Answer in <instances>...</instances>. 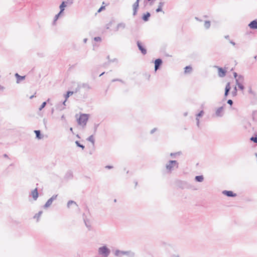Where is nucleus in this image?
Masks as SVG:
<instances>
[{
  "label": "nucleus",
  "instance_id": "nucleus-1",
  "mask_svg": "<svg viewBox=\"0 0 257 257\" xmlns=\"http://www.w3.org/2000/svg\"><path fill=\"white\" fill-rule=\"evenodd\" d=\"M115 256L121 257L123 255H126L128 257H135V253L131 250L123 251L119 249H116L114 252Z\"/></svg>",
  "mask_w": 257,
  "mask_h": 257
},
{
  "label": "nucleus",
  "instance_id": "nucleus-2",
  "mask_svg": "<svg viewBox=\"0 0 257 257\" xmlns=\"http://www.w3.org/2000/svg\"><path fill=\"white\" fill-rule=\"evenodd\" d=\"M174 167H176V168H178V162L176 160H169L167 164L166 165V168L167 173H171Z\"/></svg>",
  "mask_w": 257,
  "mask_h": 257
},
{
  "label": "nucleus",
  "instance_id": "nucleus-3",
  "mask_svg": "<svg viewBox=\"0 0 257 257\" xmlns=\"http://www.w3.org/2000/svg\"><path fill=\"white\" fill-rule=\"evenodd\" d=\"M89 114L86 113L80 114L79 118L77 119V123L80 125H86L89 119Z\"/></svg>",
  "mask_w": 257,
  "mask_h": 257
},
{
  "label": "nucleus",
  "instance_id": "nucleus-4",
  "mask_svg": "<svg viewBox=\"0 0 257 257\" xmlns=\"http://www.w3.org/2000/svg\"><path fill=\"white\" fill-rule=\"evenodd\" d=\"M98 252L103 257H108L110 253V249L106 245H103L98 248Z\"/></svg>",
  "mask_w": 257,
  "mask_h": 257
},
{
  "label": "nucleus",
  "instance_id": "nucleus-5",
  "mask_svg": "<svg viewBox=\"0 0 257 257\" xmlns=\"http://www.w3.org/2000/svg\"><path fill=\"white\" fill-rule=\"evenodd\" d=\"M175 184L178 188L182 189L190 188V185L186 181L178 180L176 181Z\"/></svg>",
  "mask_w": 257,
  "mask_h": 257
},
{
  "label": "nucleus",
  "instance_id": "nucleus-6",
  "mask_svg": "<svg viewBox=\"0 0 257 257\" xmlns=\"http://www.w3.org/2000/svg\"><path fill=\"white\" fill-rule=\"evenodd\" d=\"M137 45L142 54L144 55H146L147 53V50L143 44L140 41L138 40L137 41Z\"/></svg>",
  "mask_w": 257,
  "mask_h": 257
},
{
  "label": "nucleus",
  "instance_id": "nucleus-7",
  "mask_svg": "<svg viewBox=\"0 0 257 257\" xmlns=\"http://www.w3.org/2000/svg\"><path fill=\"white\" fill-rule=\"evenodd\" d=\"M73 3V1L66 2V1H62L61 4L59 6L60 11L64 12L65 8L67 7L68 5L71 6Z\"/></svg>",
  "mask_w": 257,
  "mask_h": 257
},
{
  "label": "nucleus",
  "instance_id": "nucleus-8",
  "mask_svg": "<svg viewBox=\"0 0 257 257\" xmlns=\"http://www.w3.org/2000/svg\"><path fill=\"white\" fill-rule=\"evenodd\" d=\"M243 80L244 77L241 75H239L238 79H236V85H237L238 88L241 90H243L244 89V86L239 82V81H243Z\"/></svg>",
  "mask_w": 257,
  "mask_h": 257
},
{
  "label": "nucleus",
  "instance_id": "nucleus-9",
  "mask_svg": "<svg viewBox=\"0 0 257 257\" xmlns=\"http://www.w3.org/2000/svg\"><path fill=\"white\" fill-rule=\"evenodd\" d=\"M155 64V71H157L160 69L163 64V60L161 58H157L154 62Z\"/></svg>",
  "mask_w": 257,
  "mask_h": 257
},
{
  "label": "nucleus",
  "instance_id": "nucleus-10",
  "mask_svg": "<svg viewBox=\"0 0 257 257\" xmlns=\"http://www.w3.org/2000/svg\"><path fill=\"white\" fill-rule=\"evenodd\" d=\"M58 196V195L56 194V195H53L50 198H49L47 201V202H46V203L44 204V205L43 206V207L44 208H48L50 206V205L52 204L53 201L54 200H55V199H56L57 197Z\"/></svg>",
  "mask_w": 257,
  "mask_h": 257
},
{
  "label": "nucleus",
  "instance_id": "nucleus-11",
  "mask_svg": "<svg viewBox=\"0 0 257 257\" xmlns=\"http://www.w3.org/2000/svg\"><path fill=\"white\" fill-rule=\"evenodd\" d=\"M222 193L228 197H235L237 196L236 193H234L233 191L230 190H223Z\"/></svg>",
  "mask_w": 257,
  "mask_h": 257
},
{
  "label": "nucleus",
  "instance_id": "nucleus-12",
  "mask_svg": "<svg viewBox=\"0 0 257 257\" xmlns=\"http://www.w3.org/2000/svg\"><path fill=\"white\" fill-rule=\"evenodd\" d=\"M216 67L218 68V76L220 77H223L226 75L227 71L225 69L222 68V67Z\"/></svg>",
  "mask_w": 257,
  "mask_h": 257
},
{
  "label": "nucleus",
  "instance_id": "nucleus-13",
  "mask_svg": "<svg viewBox=\"0 0 257 257\" xmlns=\"http://www.w3.org/2000/svg\"><path fill=\"white\" fill-rule=\"evenodd\" d=\"M139 8V3L136 2L133 5V16L134 17L137 15L138 11Z\"/></svg>",
  "mask_w": 257,
  "mask_h": 257
},
{
  "label": "nucleus",
  "instance_id": "nucleus-14",
  "mask_svg": "<svg viewBox=\"0 0 257 257\" xmlns=\"http://www.w3.org/2000/svg\"><path fill=\"white\" fill-rule=\"evenodd\" d=\"M139 8V3L136 2L133 5V16L134 17L137 15L138 11Z\"/></svg>",
  "mask_w": 257,
  "mask_h": 257
},
{
  "label": "nucleus",
  "instance_id": "nucleus-15",
  "mask_svg": "<svg viewBox=\"0 0 257 257\" xmlns=\"http://www.w3.org/2000/svg\"><path fill=\"white\" fill-rule=\"evenodd\" d=\"M151 13L149 12H147L142 15L141 18H142V20L143 21H144L145 22H147L149 21L150 18L151 17Z\"/></svg>",
  "mask_w": 257,
  "mask_h": 257
},
{
  "label": "nucleus",
  "instance_id": "nucleus-16",
  "mask_svg": "<svg viewBox=\"0 0 257 257\" xmlns=\"http://www.w3.org/2000/svg\"><path fill=\"white\" fill-rule=\"evenodd\" d=\"M248 26L250 29L257 30V20L255 19L251 21Z\"/></svg>",
  "mask_w": 257,
  "mask_h": 257
},
{
  "label": "nucleus",
  "instance_id": "nucleus-17",
  "mask_svg": "<svg viewBox=\"0 0 257 257\" xmlns=\"http://www.w3.org/2000/svg\"><path fill=\"white\" fill-rule=\"evenodd\" d=\"M31 195L34 200H37L39 197V193L37 188H36L31 192Z\"/></svg>",
  "mask_w": 257,
  "mask_h": 257
},
{
  "label": "nucleus",
  "instance_id": "nucleus-18",
  "mask_svg": "<svg viewBox=\"0 0 257 257\" xmlns=\"http://www.w3.org/2000/svg\"><path fill=\"white\" fill-rule=\"evenodd\" d=\"M223 106L218 107L215 112V114L217 116L221 117L223 116V113H222L223 110Z\"/></svg>",
  "mask_w": 257,
  "mask_h": 257
},
{
  "label": "nucleus",
  "instance_id": "nucleus-19",
  "mask_svg": "<svg viewBox=\"0 0 257 257\" xmlns=\"http://www.w3.org/2000/svg\"><path fill=\"white\" fill-rule=\"evenodd\" d=\"M15 75L17 79V83H19L21 81L24 80L26 77V76H21L17 73H16Z\"/></svg>",
  "mask_w": 257,
  "mask_h": 257
},
{
  "label": "nucleus",
  "instance_id": "nucleus-20",
  "mask_svg": "<svg viewBox=\"0 0 257 257\" xmlns=\"http://www.w3.org/2000/svg\"><path fill=\"white\" fill-rule=\"evenodd\" d=\"M34 133L36 135V138L38 139V140H41L43 138V136L40 130H35L34 131Z\"/></svg>",
  "mask_w": 257,
  "mask_h": 257
},
{
  "label": "nucleus",
  "instance_id": "nucleus-21",
  "mask_svg": "<svg viewBox=\"0 0 257 257\" xmlns=\"http://www.w3.org/2000/svg\"><path fill=\"white\" fill-rule=\"evenodd\" d=\"M73 172L70 170L67 171V172L66 173V174L65 176V179H71L73 178Z\"/></svg>",
  "mask_w": 257,
  "mask_h": 257
},
{
  "label": "nucleus",
  "instance_id": "nucleus-22",
  "mask_svg": "<svg viewBox=\"0 0 257 257\" xmlns=\"http://www.w3.org/2000/svg\"><path fill=\"white\" fill-rule=\"evenodd\" d=\"M204 177L203 175H198L195 177V181L197 182H202L203 181Z\"/></svg>",
  "mask_w": 257,
  "mask_h": 257
},
{
  "label": "nucleus",
  "instance_id": "nucleus-23",
  "mask_svg": "<svg viewBox=\"0 0 257 257\" xmlns=\"http://www.w3.org/2000/svg\"><path fill=\"white\" fill-rule=\"evenodd\" d=\"M73 93H74V91H67L65 94L64 95V97L66 100H67L68 98L70 97V96L72 95Z\"/></svg>",
  "mask_w": 257,
  "mask_h": 257
},
{
  "label": "nucleus",
  "instance_id": "nucleus-24",
  "mask_svg": "<svg viewBox=\"0 0 257 257\" xmlns=\"http://www.w3.org/2000/svg\"><path fill=\"white\" fill-rule=\"evenodd\" d=\"M55 107H56V109L58 110H60V111H61L63 109H64L65 108L64 106H63V105H62L61 104V102H59L58 103H57L56 105H55Z\"/></svg>",
  "mask_w": 257,
  "mask_h": 257
},
{
  "label": "nucleus",
  "instance_id": "nucleus-25",
  "mask_svg": "<svg viewBox=\"0 0 257 257\" xmlns=\"http://www.w3.org/2000/svg\"><path fill=\"white\" fill-rule=\"evenodd\" d=\"M192 70V68L190 65L186 66L184 68L185 73H190Z\"/></svg>",
  "mask_w": 257,
  "mask_h": 257
},
{
  "label": "nucleus",
  "instance_id": "nucleus-26",
  "mask_svg": "<svg viewBox=\"0 0 257 257\" xmlns=\"http://www.w3.org/2000/svg\"><path fill=\"white\" fill-rule=\"evenodd\" d=\"M182 154V152L181 151H179L176 153H171L170 154V156L172 158H176L177 156H179Z\"/></svg>",
  "mask_w": 257,
  "mask_h": 257
},
{
  "label": "nucleus",
  "instance_id": "nucleus-27",
  "mask_svg": "<svg viewBox=\"0 0 257 257\" xmlns=\"http://www.w3.org/2000/svg\"><path fill=\"white\" fill-rule=\"evenodd\" d=\"M88 141L90 142L92 145L94 146L95 143V139L94 138L93 135H92L90 136L88 138L86 139Z\"/></svg>",
  "mask_w": 257,
  "mask_h": 257
},
{
  "label": "nucleus",
  "instance_id": "nucleus-28",
  "mask_svg": "<svg viewBox=\"0 0 257 257\" xmlns=\"http://www.w3.org/2000/svg\"><path fill=\"white\" fill-rule=\"evenodd\" d=\"M50 98H48L46 101L43 102L39 108V110H42L46 105L47 102H49Z\"/></svg>",
  "mask_w": 257,
  "mask_h": 257
},
{
  "label": "nucleus",
  "instance_id": "nucleus-29",
  "mask_svg": "<svg viewBox=\"0 0 257 257\" xmlns=\"http://www.w3.org/2000/svg\"><path fill=\"white\" fill-rule=\"evenodd\" d=\"M63 13L64 12L63 11H60L54 17V21H56Z\"/></svg>",
  "mask_w": 257,
  "mask_h": 257
},
{
  "label": "nucleus",
  "instance_id": "nucleus-30",
  "mask_svg": "<svg viewBox=\"0 0 257 257\" xmlns=\"http://www.w3.org/2000/svg\"><path fill=\"white\" fill-rule=\"evenodd\" d=\"M75 143L77 147L81 148L82 150H83L85 148V146L83 145L80 144L79 141H76Z\"/></svg>",
  "mask_w": 257,
  "mask_h": 257
},
{
  "label": "nucleus",
  "instance_id": "nucleus-31",
  "mask_svg": "<svg viewBox=\"0 0 257 257\" xmlns=\"http://www.w3.org/2000/svg\"><path fill=\"white\" fill-rule=\"evenodd\" d=\"M204 26L205 29H208L210 27V22L209 21H205Z\"/></svg>",
  "mask_w": 257,
  "mask_h": 257
},
{
  "label": "nucleus",
  "instance_id": "nucleus-32",
  "mask_svg": "<svg viewBox=\"0 0 257 257\" xmlns=\"http://www.w3.org/2000/svg\"><path fill=\"white\" fill-rule=\"evenodd\" d=\"M43 213V211L41 210V211H39L38 212V213H36L34 218H37V221H38L39 220V218L41 216V215H42V214Z\"/></svg>",
  "mask_w": 257,
  "mask_h": 257
},
{
  "label": "nucleus",
  "instance_id": "nucleus-33",
  "mask_svg": "<svg viewBox=\"0 0 257 257\" xmlns=\"http://www.w3.org/2000/svg\"><path fill=\"white\" fill-rule=\"evenodd\" d=\"M73 204H75L76 206H78V205L76 204V203L75 201H74L73 200H69L67 202V207L69 208L70 205Z\"/></svg>",
  "mask_w": 257,
  "mask_h": 257
},
{
  "label": "nucleus",
  "instance_id": "nucleus-34",
  "mask_svg": "<svg viewBox=\"0 0 257 257\" xmlns=\"http://www.w3.org/2000/svg\"><path fill=\"white\" fill-rule=\"evenodd\" d=\"M237 89L236 86H235L233 88L232 91L231 92L232 96H233V97L236 96L237 95Z\"/></svg>",
  "mask_w": 257,
  "mask_h": 257
},
{
  "label": "nucleus",
  "instance_id": "nucleus-35",
  "mask_svg": "<svg viewBox=\"0 0 257 257\" xmlns=\"http://www.w3.org/2000/svg\"><path fill=\"white\" fill-rule=\"evenodd\" d=\"M87 88L88 89H91V87L89 86V85L87 83H82L81 85V88Z\"/></svg>",
  "mask_w": 257,
  "mask_h": 257
},
{
  "label": "nucleus",
  "instance_id": "nucleus-36",
  "mask_svg": "<svg viewBox=\"0 0 257 257\" xmlns=\"http://www.w3.org/2000/svg\"><path fill=\"white\" fill-rule=\"evenodd\" d=\"M250 140L253 142L257 144V134L255 135L254 136H252L250 138Z\"/></svg>",
  "mask_w": 257,
  "mask_h": 257
},
{
  "label": "nucleus",
  "instance_id": "nucleus-37",
  "mask_svg": "<svg viewBox=\"0 0 257 257\" xmlns=\"http://www.w3.org/2000/svg\"><path fill=\"white\" fill-rule=\"evenodd\" d=\"M204 113V112L203 110H201L199 113L196 114V118H199V117H201Z\"/></svg>",
  "mask_w": 257,
  "mask_h": 257
},
{
  "label": "nucleus",
  "instance_id": "nucleus-38",
  "mask_svg": "<svg viewBox=\"0 0 257 257\" xmlns=\"http://www.w3.org/2000/svg\"><path fill=\"white\" fill-rule=\"evenodd\" d=\"M120 29H124L125 28V24L124 23L121 22L117 24Z\"/></svg>",
  "mask_w": 257,
  "mask_h": 257
},
{
  "label": "nucleus",
  "instance_id": "nucleus-39",
  "mask_svg": "<svg viewBox=\"0 0 257 257\" xmlns=\"http://www.w3.org/2000/svg\"><path fill=\"white\" fill-rule=\"evenodd\" d=\"M231 86L230 82H227L225 88V90L230 91Z\"/></svg>",
  "mask_w": 257,
  "mask_h": 257
},
{
  "label": "nucleus",
  "instance_id": "nucleus-40",
  "mask_svg": "<svg viewBox=\"0 0 257 257\" xmlns=\"http://www.w3.org/2000/svg\"><path fill=\"white\" fill-rule=\"evenodd\" d=\"M230 91L225 90L224 94V100L226 99L227 96L228 95Z\"/></svg>",
  "mask_w": 257,
  "mask_h": 257
},
{
  "label": "nucleus",
  "instance_id": "nucleus-41",
  "mask_svg": "<svg viewBox=\"0 0 257 257\" xmlns=\"http://www.w3.org/2000/svg\"><path fill=\"white\" fill-rule=\"evenodd\" d=\"M87 221H88V220L87 219L84 218V222L85 223L86 226L90 230V228L91 226L90 225L88 224Z\"/></svg>",
  "mask_w": 257,
  "mask_h": 257
},
{
  "label": "nucleus",
  "instance_id": "nucleus-42",
  "mask_svg": "<svg viewBox=\"0 0 257 257\" xmlns=\"http://www.w3.org/2000/svg\"><path fill=\"white\" fill-rule=\"evenodd\" d=\"M81 89V85L80 84H78L77 87L75 88V91H73L74 93H76L80 91Z\"/></svg>",
  "mask_w": 257,
  "mask_h": 257
},
{
  "label": "nucleus",
  "instance_id": "nucleus-43",
  "mask_svg": "<svg viewBox=\"0 0 257 257\" xmlns=\"http://www.w3.org/2000/svg\"><path fill=\"white\" fill-rule=\"evenodd\" d=\"M94 40L95 42H100L101 41V38L100 37H95L94 38Z\"/></svg>",
  "mask_w": 257,
  "mask_h": 257
},
{
  "label": "nucleus",
  "instance_id": "nucleus-44",
  "mask_svg": "<svg viewBox=\"0 0 257 257\" xmlns=\"http://www.w3.org/2000/svg\"><path fill=\"white\" fill-rule=\"evenodd\" d=\"M248 93L250 94H253V95H255V93L252 90L251 86H249L248 87Z\"/></svg>",
  "mask_w": 257,
  "mask_h": 257
},
{
  "label": "nucleus",
  "instance_id": "nucleus-45",
  "mask_svg": "<svg viewBox=\"0 0 257 257\" xmlns=\"http://www.w3.org/2000/svg\"><path fill=\"white\" fill-rule=\"evenodd\" d=\"M111 62H115V63H117L118 62V60L116 59V58H114L113 59H111V60H109V62L108 63H110Z\"/></svg>",
  "mask_w": 257,
  "mask_h": 257
},
{
  "label": "nucleus",
  "instance_id": "nucleus-46",
  "mask_svg": "<svg viewBox=\"0 0 257 257\" xmlns=\"http://www.w3.org/2000/svg\"><path fill=\"white\" fill-rule=\"evenodd\" d=\"M162 11H163L162 8L159 7V6H158V8L156 10V12L157 13H159V12H161Z\"/></svg>",
  "mask_w": 257,
  "mask_h": 257
},
{
  "label": "nucleus",
  "instance_id": "nucleus-47",
  "mask_svg": "<svg viewBox=\"0 0 257 257\" xmlns=\"http://www.w3.org/2000/svg\"><path fill=\"white\" fill-rule=\"evenodd\" d=\"M112 22H113V21H110L109 23H108L106 25V29H108L109 28V27L111 26Z\"/></svg>",
  "mask_w": 257,
  "mask_h": 257
},
{
  "label": "nucleus",
  "instance_id": "nucleus-48",
  "mask_svg": "<svg viewBox=\"0 0 257 257\" xmlns=\"http://www.w3.org/2000/svg\"><path fill=\"white\" fill-rule=\"evenodd\" d=\"M227 103L231 106L233 103V102L231 99H228L227 101Z\"/></svg>",
  "mask_w": 257,
  "mask_h": 257
},
{
  "label": "nucleus",
  "instance_id": "nucleus-49",
  "mask_svg": "<svg viewBox=\"0 0 257 257\" xmlns=\"http://www.w3.org/2000/svg\"><path fill=\"white\" fill-rule=\"evenodd\" d=\"M115 81H120V82H121L122 83H123V81L121 79H113L112 80V82H115Z\"/></svg>",
  "mask_w": 257,
  "mask_h": 257
},
{
  "label": "nucleus",
  "instance_id": "nucleus-50",
  "mask_svg": "<svg viewBox=\"0 0 257 257\" xmlns=\"http://www.w3.org/2000/svg\"><path fill=\"white\" fill-rule=\"evenodd\" d=\"M157 130V127H155L153 129H152L151 132H150V134H154L156 131Z\"/></svg>",
  "mask_w": 257,
  "mask_h": 257
},
{
  "label": "nucleus",
  "instance_id": "nucleus-51",
  "mask_svg": "<svg viewBox=\"0 0 257 257\" xmlns=\"http://www.w3.org/2000/svg\"><path fill=\"white\" fill-rule=\"evenodd\" d=\"M165 4V3L163 2H162L161 1L159 3V7H160L161 8H162V7Z\"/></svg>",
  "mask_w": 257,
  "mask_h": 257
},
{
  "label": "nucleus",
  "instance_id": "nucleus-52",
  "mask_svg": "<svg viewBox=\"0 0 257 257\" xmlns=\"http://www.w3.org/2000/svg\"><path fill=\"white\" fill-rule=\"evenodd\" d=\"M67 100H66V99H65V100L63 101V102H61V104L63 105V106H64L65 107L66 106V102Z\"/></svg>",
  "mask_w": 257,
  "mask_h": 257
},
{
  "label": "nucleus",
  "instance_id": "nucleus-53",
  "mask_svg": "<svg viewBox=\"0 0 257 257\" xmlns=\"http://www.w3.org/2000/svg\"><path fill=\"white\" fill-rule=\"evenodd\" d=\"M105 9V7L104 6H101V7L98 9V10L97 11V12L98 13H99L102 10L104 9Z\"/></svg>",
  "mask_w": 257,
  "mask_h": 257
},
{
  "label": "nucleus",
  "instance_id": "nucleus-54",
  "mask_svg": "<svg viewBox=\"0 0 257 257\" xmlns=\"http://www.w3.org/2000/svg\"><path fill=\"white\" fill-rule=\"evenodd\" d=\"M196 124L198 127H199V124H200L199 119L198 118H196Z\"/></svg>",
  "mask_w": 257,
  "mask_h": 257
},
{
  "label": "nucleus",
  "instance_id": "nucleus-55",
  "mask_svg": "<svg viewBox=\"0 0 257 257\" xmlns=\"http://www.w3.org/2000/svg\"><path fill=\"white\" fill-rule=\"evenodd\" d=\"M105 168L108 169H111L113 168V166L111 165H107L105 167Z\"/></svg>",
  "mask_w": 257,
  "mask_h": 257
},
{
  "label": "nucleus",
  "instance_id": "nucleus-56",
  "mask_svg": "<svg viewBox=\"0 0 257 257\" xmlns=\"http://www.w3.org/2000/svg\"><path fill=\"white\" fill-rule=\"evenodd\" d=\"M238 76H239V75H238V74H237V73L236 72H233V76H234V78H235V79H237V77H238Z\"/></svg>",
  "mask_w": 257,
  "mask_h": 257
},
{
  "label": "nucleus",
  "instance_id": "nucleus-57",
  "mask_svg": "<svg viewBox=\"0 0 257 257\" xmlns=\"http://www.w3.org/2000/svg\"><path fill=\"white\" fill-rule=\"evenodd\" d=\"M229 43L233 46H235L236 44V43L233 41L230 40H229Z\"/></svg>",
  "mask_w": 257,
  "mask_h": 257
},
{
  "label": "nucleus",
  "instance_id": "nucleus-58",
  "mask_svg": "<svg viewBox=\"0 0 257 257\" xmlns=\"http://www.w3.org/2000/svg\"><path fill=\"white\" fill-rule=\"evenodd\" d=\"M99 125V124H95V125H94V132H96V130H97V127Z\"/></svg>",
  "mask_w": 257,
  "mask_h": 257
},
{
  "label": "nucleus",
  "instance_id": "nucleus-59",
  "mask_svg": "<svg viewBox=\"0 0 257 257\" xmlns=\"http://www.w3.org/2000/svg\"><path fill=\"white\" fill-rule=\"evenodd\" d=\"M120 29V28L118 27V25H117L116 28H115V31H118Z\"/></svg>",
  "mask_w": 257,
  "mask_h": 257
},
{
  "label": "nucleus",
  "instance_id": "nucleus-60",
  "mask_svg": "<svg viewBox=\"0 0 257 257\" xmlns=\"http://www.w3.org/2000/svg\"><path fill=\"white\" fill-rule=\"evenodd\" d=\"M4 89H5V87H4V86H2V85L0 84V89H1V90H2V91H3V90H4Z\"/></svg>",
  "mask_w": 257,
  "mask_h": 257
},
{
  "label": "nucleus",
  "instance_id": "nucleus-61",
  "mask_svg": "<svg viewBox=\"0 0 257 257\" xmlns=\"http://www.w3.org/2000/svg\"><path fill=\"white\" fill-rule=\"evenodd\" d=\"M224 38L226 39H228L229 40V35H226L224 36Z\"/></svg>",
  "mask_w": 257,
  "mask_h": 257
},
{
  "label": "nucleus",
  "instance_id": "nucleus-62",
  "mask_svg": "<svg viewBox=\"0 0 257 257\" xmlns=\"http://www.w3.org/2000/svg\"><path fill=\"white\" fill-rule=\"evenodd\" d=\"M87 41V38H85V39H83V42L85 43H86Z\"/></svg>",
  "mask_w": 257,
  "mask_h": 257
},
{
  "label": "nucleus",
  "instance_id": "nucleus-63",
  "mask_svg": "<svg viewBox=\"0 0 257 257\" xmlns=\"http://www.w3.org/2000/svg\"><path fill=\"white\" fill-rule=\"evenodd\" d=\"M61 118V119H64L65 118L64 115H62Z\"/></svg>",
  "mask_w": 257,
  "mask_h": 257
},
{
  "label": "nucleus",
  "instance_id": "nucleus-64",
  "mask_svg": "<svg viewBox=\"0 0 257 257\" xmlns=\"http://www.w3.org/2000/svg\"><path fill=\"white\" fill-rule=\"evenodd\" d=\"M4 157H5V158H8V156L6 154H4Z\"/></svg>",
  "mask_w": 257,
  "mask_h": 257
}]
</instances>
